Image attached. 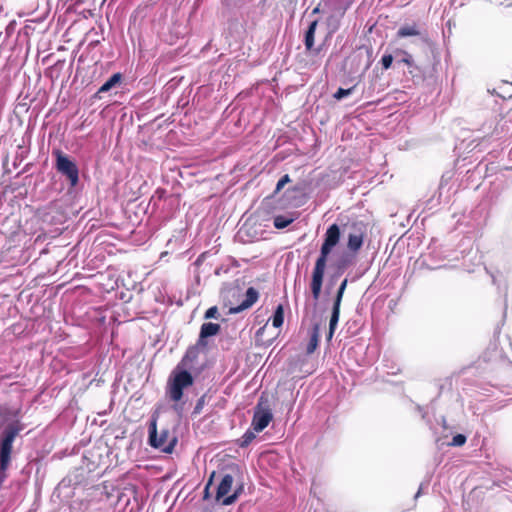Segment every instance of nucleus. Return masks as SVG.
I'll use <instances>...</instances> for the list:
<instances>
[{"mask_svg": "<svg viewBox=\"0 0 512 512\" xmlns=\"http://www.w3.org/2000/svg\"><path fill=\"white\" fill-rule=\"evenodd\" d=\"M340 237V227L335 223L330 225L324 234V240L320 248V254L316 259L310 282L311 294L315 301L319 299L321 294L328 257L331 254L333 248L339 243Z\"/></svg>", "mask_w": 512, "mask_h": 512, "instance_id": "obj_2", "label": "nucleus"}, {"mask_svg": "<svg viewBox=\"0 0 512 512\" xmlns=\"http://www.w3.org/2000/svg\"><path fill=\"white\" fill-rule=\"evenodd\" d=\"M317 25H318V20H313L312 22H310V24L308 25V27L304 33L303 42H304L305 50L313 49Z\"/></svg>", "mask_w": 512, "mask_h": 512, "instance_id": "obj_12", "label": "nucleus"}, {"mask_svg": "<svg viewBox=\"0 0 512 512\" xmlns=\"http://www.w3.org/2000/svg\"><path fill=\"white\" fill-rule=\"evenodd\" d=\"M284 322V308L281 304H279L272 316V325L275 328H280Z\"/></svg>", "mask_w": 512, "mask_h": 512, "instance_id": "obj_16", "label": "nucleus"}, {"mask_svg": "<svg viewBox=\"0 0 512 512\" xmlns=\"http://www.w3.org/2000/svg\"><path fill=\"white\" fill-rule=\"evenodd\" d=\"M234 482V477L231 474H224L220 480V483L216 489V500L222 501V504L225 506L232 505L237 501L240 494L243 492V485H239L232 494L228 495V493L232 489V485Z\"/></svg>", "mask_w": 512, "mask_h": 512, "instance_id": "obj_5", "label": "nucleus"}, {"mask_svg": "<svg viewBox=\"0 0 512 512\" xmlns=\"http://www.w3.org/2000/svg\"><path fill=\"white\" fill-rule=\"evenodd\" d=\"M221 330V326L213 322H205L200 327L199 332V346H208L207 339L212 336H216Z\"/></svg>", "mask_w": 512, "mask_h": 512, "instance_id": "obj_8", "label": "nucleus"}, {"mask_svg": "<svg viewBox=\"0 0 512 512\" xmlns=\"http://www.w3.org/2000/svg\"><path fill=\"white\" fill-rule=\"evenodd\" d=\"M291 181L290 176L288 174L283 175L277 182L274 193H278L283 189V187Z\"/></svg>", "mask_w": 512, "mask_h": 512, "instance_id": "obj_26", "label": "nucleus"}, {"mask_svg": "<svg viewBox=\"0 0 512 512\" xmlns=\"http://www.w3.org/2000/svg\"><path fill=\"white\" fill-rule=\"evenodd\" d=\"M334 266H335V272L330 277V280H329L330 284H333L337 280V278L344 273V271L346 270V268L348 266V260L345 257H342L336 261Z\"/></svg>", "mask_w": 512, "mask_h": 512, "instance_id": "obj_15", "label": "nucleus"}, {"mask_svg": "<svg viewBox=\"0 0 512 512\" xmlns=\"http://www.w3.org/2000/svg\"><path fill=\"white\" fill-rule=\"evenodd\" d=\"M148 443L151 447L159 449L161 452L166 454H170L173 452L177 444V438L176 436L171 435L167 428L162 429L158 435L157 419L152 416L148 426Z\"/></svg>", "mask_w": 512, "mask_h": 512, "instance_id": "obj_3", "label": "nucleus"}, {"mask_svg": "<svg viewBox=\"0 0 512 512\" xmlns=\"http://www.w3.org/2000/svg\"><path fill=\"white\" fill-rule=\"evenodd\" d=\"M273 420V413L268 405H264L263 396L260 397L254 408L251 427L259 433L262 432Z\"/></svg>", "mask_w": 512, "mask_h": 512, "instance_id": "obj_6", "label": "nucleus"}, {"mask_svg": "<svg viewBox=\"0 0 512 512\" xmlns=\"http://www.w3.org/2000/svg\"><path fill=\"white\" fill-rule=\"evenodd\" d=\"M493 284H496V277L494 275H491Z\"/></svg>", "mask_w": 512, "mask_h": 512, "instance_id": "obj_36", "label": "nucleus"}, {"mask_svg": "<svg viewBox=\"0 0 512 512\" xmlns=\"http://www.w3.org/2000/svg\"><path fill=\"white\" fill-rule=\"evenodd\" d=\"M442 259H444V257H442L441 252L433 250L432 252H430L428 254L427 258L424 260V264L430 270L442 268L443 266H431L428 262H426L428 260H431V261H436L437 260V261H439V260H442Z\"/></svg>", "mask_w": 512, "mask_h": 512, "instance_id": "obj_21", "label": "nucleus"}, {"mask_svg": "<svg viewBox=\"0 0 512 512\" xmlns=\"http://www.w3.org/2000/svg\"><path fill=\"white\" fill-rule=\"evenodd\" d=\"M347 285H348V279L345 278L340 283V285H339V287H338V289L336 291V294H335V297H334V300H333V305L341 307L343 295L345 293Z\"/></svg>", "mask_w": 512, "mask_h": 512, "instance_id": "obj_19", "label": "nucleus"}, {"mask_svg": "<svg viewBox=\"0 0 512 512\" xmlns=\"http://www.w3.org/2000/svg\"><path fill=\"white\" fill-rule=\"evenodd\" d=\"M340 18L341 16H338V15H330L327 20H326V24H327V28H328V35H332L333 33H335L339 27H340Z\"/></svg>", "mask_w": 512, "mask_h": 512, "instance_id": "obj_18", "label": "nucleus"}, {"mask_svg": "<svg viewBox=\"0 0 512 512\" xmlns=\"http://www.w3.org/2000/svg\"><path fill=\"white\" fill-rule=\"evenodd\" d=\"M501 387L512 388V363H505L500 371V383Z\"/></svg>", "mask_w": 512, "mask_h": 512, "instance_id": "obj_13", "label": "nucleus"}, {"mask_svg": "<svg viewBox=\"0 0 512 512\" xmlns=\"http://www.w3.org/2000/svg\"><path fill=\"white\" fill-rule=\"evenodd\" d=\"M206 398H207V395L206 394H203L196 402V405L193 409V412H192V415H198L202 412V409L203 407L205 406L206 404Z\"/></svg>", "mask_w": 512, "mask_h": 512, "instance_id": "obj_25", "label": "nucleus"}, {"mask_svg": "<svg viewBox=\"0 0 512 512\" xmlns=\"http://www.w3.org/2000/svg\"><path fill=\"white\" fill-rule=\"evenodd\" d=\"M122 81V74L117 72L112 74L97 90V92L94 94L93 98L95 99H101V94L107 93L116 86L120 85Z\"/></svg>", "mask_w": 512, "mask_h": 512, "instance_id": "obj_10", "label": "nucleus"}, {"mask_svg": "<svg viewBox=\"0 0 512 512\" xmlns=\"http://www.w3.org/2000/svg\"><path fill=\"white\" fill-rule=\"evenodd\" d=\"M214 476H215V472H213V473L210 475V477H209V479H208V482H207V484H206V486H205V489H204V498H205V499H207V498H208V496H209V487H210V485L212 484V481H213Z\"/></svg>", "mask_w": 512, "mask_h": 512, "instance_id": "obj_32", "label": "nucleus"}, {"mask_svg": "<svg viewBox=\"0 0 512 512\" xmlns=\"http://www.w3.org/2000/svg\"><path fill=\"white\" fill-rule=\"evenodd\" d=\"M401 54L403 55V57L399 60V62L411 66L413 64L412 55L406 51H401Z\"/></svg>", "mask_w": 512, "mask_h": 512, "instance_id": "obj_30", "label": "nucleus"}, {"mask_svg": "<svg viewBox=\"0 0 512 512\" xmlns=\"http://www.w3.org/2000/svg\"><path fill=\"white\" fill-rule=\"evenodd\" d=\"M319 344V324L316 323L313 326L312 333L310 335V340L308 342L306 352L307 354H312Z\"/></svg>", "mask_w": 512, "mask_h": 512, "instance_id": "obj_14", "label": "nucleus"}, {"mask_svg": "<svg viewBox=\"0 0 512 512\" xmlns=\"http://www.w3.org/2000/svg\"><path fill=\"white\" fill-rule=\"evenodd\" d=\"M219 316L218 308L216 306H212L208 308L204 314L205 319H217Z\"/></svg>", "mask_w": 512, "mask_h": 512, "instance_id": "obj_28", "label": "nucleus"}, {"mask_svg": "<svg viewBox=\"0 0 512 512\" xmlns=\"http://www.w3.org/2000/svg\"><path fill=\"white\" fill-rule=\"evenodd\" d=\"M334 332H331V329L328 331L327 339L330 340L333 337Z\"/></svg>", "mask_w": 512, "mask_h": 512, "instance_id": "obj_35", "label": "nucleus"}, {"mask_svg": "<svg viewBox=\"0 0 512 512\" xmlns=\"http://www.w3.org/2000/svg\"><path fill=\"white\" fill-rule=\"evenodd\" d=\"M422 487H423V484L420 485L417 493L414 496V499H417L422 494Z\"/></svg>", "mask_w": 512, "mask_h": 512, "instance_id": "obj_33", "label": "nucleus"}, {"mask_svg": "<svg viewBox=\"0 0 512 512\" xmlns=\"http://www.w3.org/2000/svg\"><path fill=\"white\" fill-rule=\"evenodd\" d=\"M319 12H320V5L316 6V7L312 10L311 14H318Z\"/></svg>", "mask_w": 512, "mask_h": 512, "instance_id": "obj_34", "label": "nucleus"}, {"mask_svg": "<svg viewBox=\"0 0 512 512\" xmlns=\"http://www.w3.org/2000/svg\"><path fill=\"white\" fill-rule=\"evenodd\" d=\"M410 36H419L423 41H427V33H423L417 24L403 25L397 31V37L406 38Z\"/></svg>", "mask_w": 512, "mask_h": 512, "instance_id": "obj_11", "label": "nucleus"}, {"mask_svg": "<svg viewBox=\"0 0 512 512\" xmlns=\"http://www.w3.org/2000/svg\"><path fill=\"white\" fill-rule=\"evenodd\" d=\"M258 298H259L258 291L253 287H249L246 290L245 299L238 306L231 307L229 310V313L237 314V313H240V312L250 308L253 304L256 303Z\"/></svg>", "mask_w": 512, "mask_h": 512, "instance_id": "obj_9", "label": "nucleus"}, {"mask_svg": "<svg viewBox=\"0 0 512 512\" xmlns=\"http://www.w3.org/2000/svg\"><path fill=\"white\" fill-rule=\"evenodd\" d=\"M238 234L241 238H244V236L250 237L251 239L257 237L256 233L253 235L250 233V226L248 224H244L239 230Z\"/></svg>", "mask_w": 512, "mask_h": 512, "instance_id": "obj_29", "label": "nucleus"}, {"mask_svg": "<svg viewBox=\"0 0 512 512\" xmlns=\"http://www.w3.org/2000/svg\"><path fill=\"white\" fill-rule=\"evenodd\" d=\"M466 440L467 437L464 434H456L455 436H453L449 445L454 447H460L466 443Z\"/></svg>", "mask_w": 512, "mask_h": 512, "instance_id": "obj_24", "label": "nucleus"}, {"mask_svg": "<svg viewBox=\"0 0 512 512\" xmlns=\"http://www.w3.org/2000/svg\"><path fill=\"white\" fill-rule=\"evenodd\" d=\"M294 221L293 218L286 215H277L273 218V225L276 229H284Z\"/></svg>", "mask_w": 512, "mask_h": 512, "instance_id": "obj_17", "label": "nucleus"}, {"mask_svg": "<svg viewBox=\"0 0 512 512\" xmlns=\"http://www.w3.org/2000/svg\"><path fill=\"white\" fill-rule=\"evenodd\" d=\"M382 68L388 70L393 63V56L391 54H384L380 60Z\"/></svg>", "mask_w": 512, "mask_h": 512, "instance_id": "obj_27", "label": "nucleus"}, {"mask_svg": "<svg viewBox=\"0 0 512 512\" xmlns=\"http://www.w3.org/2000/svg\"><path fill=\"white\" fill-rule=\"evenodd\" d=\"M255 437V431L248 429L239 439V446L241 448L248 447L251 444V442L255 439Z\"/></svg>", "mask_w": 512, "mask_h": 512, "instance_id": "obj_22", "label": "nucleus"}, {"mask_svg": "<svg viewBox=\"0 0 512 512\" xmlns=\"http://www.w3.org/2000/svg\"><path fill=\"white\" fill-rule=\"evenodd\" d=\"M206 346H199V341L190 346L181 361L172 370L167 380L166 395L175 402L173 409L179 415L183 411V405L178 402L183 398V391L193 385L194 378L191 370L194 369L199 354L206 351Z\"/></svg>", "mask_w": 512, "mask_h": 512, "instance_id": "obj_1", "label": "nucleus"}, {"mask_svg": "<svg viewBox=\"0 0 512 512\" xmlns=\"http://www.w3.org/2000/svg\"><path fill=\"white\" fill-rule=\"evenodd\" d=\"M323 47H324V44H320L319 46L315 47V44L313 45V49L311 50H306L309 54L313 55V56H318L320 55V53L322 52L323 50Z\"/></svg>", "mask_w": 512, "mask_h": 512, "instance_id": "obj_31", "label": "nucleus"}, {"mask_svg": "<svg viewBox=\"0 0 512 512\" xmlns=\"http://www.w3.org/2000/svg\"><path fill=\"white\" fill-rule=\"evenodd\" d=\"M354 89H355V86L348 88V89L338 88V90L334 93L333 97L336 100H342L343 98L351 95L353 93Z\"/></svg>", "mask_w": 512, "mask_h": 512, "instance_id": "obj_23", "label": "nucleus"}, {"mask_svg": "<svg viewBox=\"0 0 512 512\" xmlns=\"http://www.w3.org/2000/svg\"><path fill=\"white\" fill-rule=\"evenodd\" d=\"M56 171L63 176L69 183L70 188H75L79 183V168L76 162L60 149L52 152Z\"/></svg>", "mask_w": 512, "mask_h": 512, "instance_id": "obj_4", "label": "nucleus"}, {"mask_svg": "<svg viewBox=\"0 0 512 512\" xmlns=\"http://www.w3.org/2000/svg\"><path fill=\"white\" fill-rule=\"evenodd\" d=\"M366 227L363 222H354L350 226L348 233L347 248L352 252H357L363 245Z\"/></svg>", "mask_w": 512, "mask_h": 512, "instance_id": "obj_7", "label": "nucleus"}, {"mask_svg": "<svg viewBox=\"0 0 512 512\" xmlns=\"http://www.w3.org/2000/svg\"><path fill=\"white\" fill-rule=\"evenodd\" d=\"M340 317V307L332 305V311L330 316V322H329V329H331V332H335Z\"/></svg>", "mask_w": 512, "mask_h": 512, "instance_id": "obj_20", "label": "nucleus"}]
</instances>
